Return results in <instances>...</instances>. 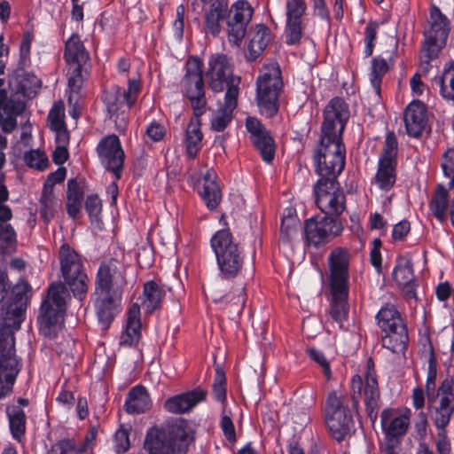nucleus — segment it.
Here are the masks:
<instances>
[{"label":"nucleus","instance_id":"nucleus-42","mask_svg":"<svg viewBox=\"0 0 454 454\" xmlns=\"http://www.w3.org/2000/svg\"><path fill=\"white\" fill-rule=\"evenodd\" d=\"M378 325L384 332L397 329V326H405L399 312L392 304H386L377 315Z\"/></svg>","mask_w":454,"mask_h":454},{"label":"nucleus","instance_id":"nucleus-28","mask_svg":"<svg viewBox=\"0 0 454 454\" xmlns=\"http://www.w3.org/2000/svg\"><path fill=\"white\" fill-rule=\"evenodd\" d=\"M20 367V360L18 356H0V398L12 392Z\"/></svg>","mask_w":454,"mask_h":454},{"label":"nucleus","instance_id":"nucleus-27","mask_svg":"<svg viewBox=\"0 0 454 454\" xmlns=\"http://www.w3.org/2000/svg\"><path fill=\"white\" fill-rule=\"evenodd\" d=\"M207 391L195 389L184 394L176 395L166 400L164 408L171 413L181 414L189 411L197 403L207 397Z\"/></svg>","mask_w":454,"mask_h":454},{"label":"nucleus","instance_id":"nucleus-41","mask_svg":"<svg viewBox=\"0 0 454 454\" xmlns=\"http://www.w3.org/2000/svg\"><path fill=\"white\" fill-rule=\"evenodd\" d=\"M164 291L154 281H148L144 286V300L142 306L147 313H152L160 308Z\"/></svg>","mask_w":454,"mask_h":454},{"label":"nucleus","instance_id":"nucleus-46","mask_svg":"<svg viewBox=\"0 0 454 454\" xmlns=\"http://www.w3.org/2000/svg\"><path fill=\"white\" fill-rule=\"evenodd\" d=\"M67 213L71 217L75 218L80 212L82 200V192L75 179H70L67 182Z\"/></svg>","mask_w":454,"mask_h":454},{"label":"nucleus","instance_id":"nucleus-38","mask_svg":"<svg viewBox=\"0 0 454 454\" xmlns=\"http://www.w3.org/2000/svg\"><path fill=\"white\" fill-rule=\"evenodd\" d=\"M199 117L196 116L195 119L191 120L185 131V148L188 156L191 158H194L201 147L203 135Z\"/></svg>","mask_w":454,"mask_h":454},{"label":"nucleus","instance_id":"nucleus-25","mask_svg":"<svg viewBox=\"0 0 454 454\" xmlns=\"http://www.w3.org/2000/svg\"><path fill=\"white\" fill-rule=\"evenodd\" d=\"M403 121L409 136L419 137L427 125V109L419 100H413L405 109Z\"/></svg>","mask_w":454,"mask_h":454},{"label":"nucleus","instance_id":"nucleus-60","mask_svg":"<svg viewBox=\"0 0 454 454\" xmlns=\"http://www.w3.org/2000/svg\"><path fill=\"white\" fill-rule=\"evenodd\" d=\"M115 450L123 453L129 448V428L121 426L114 434Z\"/></svg>","mask_w":454,"mask_h":454},{"label":"nucleus","instance_id":"nucleus-47","mask_svg":"<svg viewBox=\"0 0 454 454\" xmlns=\"http://www.w3.org/2000/svg\"><path fill=\"white\" fill-rule=\"evenodd\" d=\"M10 428L14 438L20 439L26 428V416L20 406L12 405L7 408Z\"/></svg>","mask_w":454,"mask_h":454},{"label":"nucleus","instance_id":"nucleus-48","mask_svg":"<svg viewBox=\"0 0 454 454\" xmlns=\"http://www.w3.org/2000/svg\"><path fill=\"white\" fill-rule=\"evenodd\" d=\"M436 82L440 85L441 95L454 101V62L444 67L442 75L436 78Z\"/></svg>","mask_w":454,"mask_h":454},{"label":"nucleus","instance_id":"nucleus-20","mask_svg":"<svg viewBox=\"0 0 454 454\" xmlns=\"http://www.w3.org/2000/svg\"><path fill=\"white\" fill-rule=\"evenodd\" d=\"M246 127L262 160L268 163L271 162L275 155V144L269 131L254 117L247 118Z\"/></svg>","mask_w":454,"mask_h":454},{"label":"nucleus","instance_id":"nucleus-11","mask_svg":"<svg viewBox=\"0 0 454 454\" xmlns=\"http://www.w3.org/2000/svg\"><path fill=\"white\" fill-rule=\"evenodd\" d=\"M454 380L447 377L437 388L436 395L427 397L430 419L435 427H447L454 412Z\"/></svg>","mask_w":454,"mask_h":454},{"label":"nucleus","instance_id":"nucleus-40","mask_svg":"<svg viewBox=\"0 0 454 454\" xmlns=\"http://www.w3.org/2000/svg\"><path fill=\"white\" fill-rule=\"evenodd\" d=\"M61 208L59 200L54 193V191L43 189L41 198L39 200V214L41 218L49 223Z\"/></svg>","mask_w":454,"mask_h":454},{"label":"nucleus","instance_id":"nucleus-6","mask_svg":"<svg viewBox=\"0 0 454 454\" xmlns=\"http://www.w3.org/2000/svg\"><path fill=\"white\" fill-rule=\"evenodd\" d=\"M256 87L261 113L272 117L278 111V96L283 87L279 67L274 64L264 66L257 78Z\"/></svg>","mask_w":454,"mask_h":454},{"label":"nucleus","instance_id":"nucleus-2","mask_svg":"<svg viewBox=\"0 0 454 454\" xmlns=\"http://www.w3.org/2000/svg\"><path fill=\"white\" fill-rule=\"evenodd\" d=\"M189 442V433L184 422L176 419L161 427L150 428L144 445L150 454H184Z\"/></svg>","mask_w":454,"mask_h":454},{"label":"nucleus","instance_id":"nucleus-55","mask_svg":"<svg viewBox=\"0 0 454 454\" xmlns=\"http://www.w3.org/2000/svg\"><path fill=\"white\" fill-rule=\"evenodd\" d=\"M213 393L216 400L224 402L226 398V379L223 371L216 368L213 384Z\"/></svg>","mask_w":454,"mask_h":454},{"label":"nucleus","instance_id":"nucleus-53","mask_svg":"<svg viewBox=\"0 0 454 454\" xmlns=\"http://www.w3.org/2000/svg\"><path fill=\"white\" fill-rule=\"evenodd\" d=\"M86 63L80 64H69V77H68V86L71 89L72 92H78L82 85V82L84 79L83 75V66ZM85 74L87 72L85 71Z\"/></svg>","mask_w":454,"mask_h":454},{"label":"nucleus","instance_id":"nucleus-49","mask_svg":"<svg viewBox=\"0 0 454 454\" xmlns=\"http://www.w3.org/2000/svg\"><path fill=\"white\" fill-rule=\"evenodd\" d=\"M16 232L11 223H0V253L12 254L16 249Z\"/></svg>","mask_w":454,"mask_h":454},{"label":"nucleus","instance_id":"nucleus-36","mask_svg":"<svg viewBox=\"0 0 454 454\" xmlns=\"http://www.w3.org/2000/svg\"><path fill=\"white\" fill-rule=\"evenodd\" d=\"M126 411L129 413L145 412L151 407V399L144 387H133L126 400Z\"/></svg>","mask_w":454,"mask_h":454},{"label":"nucleus","instance_id":"nucleus-33","mask_svg":"<svg viewBox=\"0 0 454 454\" xmlns=\"http://www.w3.org/2000/svg\"><path fill=\"white\" fill-rule=\"evenodd\" d=\"M270 41V30L264 25H257L249 32L248 53L247 58L253 61L265 50Z\"/></svg>","mask_w":454,"mask_h":454},{"label":"nucleus","instance_id":"nucleus-13","mask_svg":"<svg viewBox=\"0 0 454 454\" xmlns=\"http://www.w3.org/2000/svg\"><path fill=\"white\" fill-rule=\"evenodd\" d=\"M316 204L325 216H339L346 208L343 192L336 180L320 178L315 185Z\"/></svg>","mask_w":454,"mask_h":454},{"label":"nucleus","instance_id":"nucleus-37","mask_svg":"<svg viewBox=\"0 0 454 454\" xmlns=\"http://www.w3.org/2000/svg\"><path fill=\"white\" fill-rule=\"evenodd\" d=\"M65 59L68 64L87 63L89 53L78 35H72L66 42Z\"/></svg>","mask_w":454,"mask_h":454},{"label":"nucleus","instance_id":"nucleus-30","mask_svg":"<svg viewBox=\"0 0 454 454\" xmlns=\"http://www.w3.org/2000/svg\"><path fill=\"white\" fill-rule=\"evenodd\" d=\"M322 153L345 157L346 148L342 143V133L321 131L320 143L315 152L314 159H320Z\"/></svg>","mask_w":454,"mask_h":454},{"label":"nucleus","instance_id":"nucleus-64","mask_svg":"<svg viewBox=\"0 0 454 454\" xmlns=\"http://www.w3.org/2000/svg\"><path fill=\"white\" fill-rule=\"evenodd\" d=\"M224 18L215 15L214 13H210L208 12L205 14V28L207 32L212 35H217L221 30L220 21Z\"/></svg>","mask_w":454,"mask_h":454},{"label":"nucleus","instance_id":"nucleus-35","mask_svg":"<svg viewBox=\"0 0 454 454\" xmlns=\"http://www.w3.org/2000/svg\"><path fill=\"white\" fill-rule=\"evenodd\" d=\"M215 173L207 170L203 176V190L200 195L205 201L207 207L210 209H215L221 200V191L215 183Z\"/></svg>","mask_w":454,"mask_h":454},{"label":"nucleus","instance_id":"nucleus-61","mask_svg":"<svg viewBox=\"0 0 454 454\" xmlns=\"http://www.w3.org/2000/svg\"><path fill=\"white\" fill-rule=\"evenodd\" d=\"M378 28L379 24L375 21H370L365 27L364 41L366 43L365 53L367 56H371L372 54Z\"/></svg>","mask_w":454,"mask_h":454},{"label":"nucleus","instance_id":"nucleus-14","mask_svg":"<svg viewBox=\"0 0 454 454\" xmlns=\"http://www.w3.org/2000/svg\"><path fill=\"white\" fill-rule=\"evenodd\" d=\"M343 231L342 223L334 217H312L304 223V237L309 246L318 247L330 242L340 235Z\"/></svg>","mask_w":454,"mask_h":454},{"label":"nucleus","instance_id":"nucleus-31","mask_svg":"<svg viewBox=\"0 0 454 454\" xmlns=\"http://www.w3.org/2000/svg\"><path fill=\"white\" fill-rule=\"evenodd\" d=\"M316 171L324 179H333L341 173L345 166V157L322 153L320 159H314Z\"/></svg>","mask_w":454,"mask_h":454},{"label":"nucleus","instance_id":"nucleus-16","mask_svg":"<svg viewBox=\"0 0 454 454\" xmlns=\"http://www.w3.org/2000/svg\"><path fill=\"white\" fill-rule=\"evenodd\" d=\"M352 389L354 406L357 405L358 397L362 395L364 396V402L369 412L373 411V410L378 406L380 391L376 374L373 370V363L371 358L367 362V372L365 373L364 385L359 376L354 377L352 380Z\"/></svg>","mask_w":454,"mask_h":454},{"label":"nucleus","instance_id":"nucleus-43","mask_svg":"<svg viewBox=\"0 0 454 454\" xmlns=\"http://www.w3.org/2000/svg\"><path fill=\"white\" fill-rule=\"evenodd\" d=\"M448 190L442 184H438L429 207L433 215L442 223H445L447 220L446 210L448 207Z\"/></svg>","mask_w":454,"mask_h":454},{"label":"nucleus","instance_id":"nucleus-29","mask_svg":"<svg viewBox=\"0 0 454 454\" xmlns=\"http://www.w3.org/2000/svg\"><path fill=\"white\" fill-rule=\"evenodd\" d=\"M332 301L329 314L333 320L343 329L348 320L349 306L348 303V287H330Z\"/></svg>","mask_w":454,"mask_h":454},{"label":"nucleus","instance_id":"nucleus-24","mask_svg":"<svg viewBox=\"0 0 454 454\" xmlns=\"http://www.w3.org/2000/svg\"><path fill=\"white\" fill-rule=\"evenodd\" d=\"M393 278L407 299H416L417 282L414 278L412 263L404 256L398 257L393 270Z\"/></svg>","mask_w":454,"mask_h":454},{"label":"nucleus","instance_id":"nucleus-4","mask_svg":"<svg viewBox=\"0 0 454 454\" xmlns=\"http://www.w3.org/2000/svg\"><path fill=\"white\" fill-rule=\"evenodd\" d=\"M68 298V290L63 284H52L49 287L47 297L42 304L38 317L40 331L45 337H55L61 328Z\"/></svg>","mask_w":454,"mask_h":454},{"label":"nucleus","instance_id":"nucleus-57","mask_svg":"<svg viewBox=\"0 0 454 454\" xmlns=\"http://www.w3.org/2000/svg\"><path fill=\"white\" fill-rule=\"evenodd\" d=\"M442 168L444 176L450 179L449 188L454 189V149H449L444 153Z\"/></svg>","mask_w":454,"mask_h":454},{"label":"nucleus","instance_id":"nucleus-21","mask_svg":"<svg viewBox=\"0 0 454 454\" xmlns=\"http://www.w3.org/2000/svg\"><path fill=\"white\" fill-rule=\"evenodd\" d=\"M139 82L137 80H129L127 90L114 87L112 90L106 91L104 101L111 116L116 114L124 103L127 104L129 108L131 107L137 100Z\"/></svg>","mask_w":454,"mask_h":454},{"label":"nucleus","instance_id":"nucleus-22","mask_svg":"<svg viewBox=\"0 0 454 454\" xmlns=\"http://www.w3.org/2000/svg\"><path fill=\"white\" fill-rule=\"evenodd\" d=\"M306 11L304 0H288L286 3V37L288 44L300 43L302 35V16Z\"/></svg>","mask_w":454,"mask_h":454},{"label":"nucleus","instance_id":"nucleus-18","mask_svg":"<svg viewBox=\"0 0 454 454\" xmlns=\"http://www.w3.org/2000/svg\"><path fill=\"white\" fill-rule=\"evenodd\" d=\"M350 254L347 248L335 247L328 255L330 287H348Z\"/></svg>","mask_w":454,"mask_h":454},{"label":"nucleus","instance_id":"nucleus-9","mask_svg":"<svg viewBox=\"0 0 454 454\" xmlns=\"http://www.w3.org/2000/svg\"><path fill=\"white\" fill-rule=\"evenodd\" d=\"M345 398L337 392L329 394L325 405V422L332 436L340 442L350 434L354 426Z\"/></svg>","mask_w":454,"mask_h":454},{"label":"nucleus","instance_id":"nucleus-59","mask_svg":"<svg viewBox=\"0 0 454 454\" xmlns=\"http://www.w3.org/2000/svg\"><path fill=\"white\" fill-rule=\"evenodd\" d=\"M397 152V142L395 136L393 132H390L387 135L386 142H385V149L380 156V160L395 162Z\"/></svg>","mask_w":454,"mask_h":454},{"label":"nucleus","instance_id":"nucleus-45","mask_svg":"<svg viewBox=\"0 0 454 454\" xmlns=\"http://www.w3.org/2000/svg\"><path fill=\"white\" fill-rule=\"evenodd\" d=\"M301 222L297 215H288L284 216L280 228V240L284 243H291L298 239L300 236Z\"/></svg>","mask_w":454,"mask_h":454},{"label":"nucleus","instance_id":"nucleus-58","mask_svg":"<svg viewBox=\"0 0 454 454\" xmlns=\"http://www.w3.org/2000/svg\"><path fill=\"white\" fill-rule=\"evenodd\" d=\"M24 160L30 168H35L43 170L46 168L48 165V159L44 153L40 151H30L24 156Z\"/></svg>","mask_w":454,"mask_h":454},{"label":"nucleus","instance_id":"nucleus-32","mask_svg":"<svg viewBox=\"0 0 454 454\" xmlns=\"http://www.w3.org/2000/svg\"><path fill=\"white\" fill-rule=\"evenodd\" d=\"M238 96L235 90L226 92L224 104L222 108L213 116L211 120V128L215 131H223L232 119V112L237 106Z\"/></svg>","mask_w":454,"mask_h":454},{"label":"nucleus","instance_id":"nucleus-34","mask_svg":"<svg viewBox=\"0 0 454 454\" xmlns=\"http://www.w3.org/2000/svg\"><path fill=\"white\" fill-rule=\"evenodd\" d=\"M140 307L138 304H133L127 314V324L125 332L121 336V343L133 345L140 338Z\"/></svg>","mask_w":454,"mask_h":454},{"label":"nucleus","instance_id":"nucleus-51","mask_svg":"<svg viewBox=\"0 0 454 454\" xmlns=\"http://www.w3.org/2000/svg\"><path fill=\"white\" fill-rule=\"evenodd\" d=\"M387 70L388 66L384 59L374 58L372 59L370 80L377 95H379L380 91L381 79Z\"/></svg>","mask_w":454,"mask_h":454},{"label":"nucleus","instance_id":"nucleus-62","mask_svg":"<svg viewBox=\"0 0 454 454\" xmlns=\"http://www.w3.org/2000/svg\"><path fill=\"white\" fill-rule=\"evenodd\" d=\"M308 353L309 356L323 368L324 374L326 379L329 380L331 378V369L325 355L314 348H309Z\"/></svg>","mask_w":454,"mask_h":454},{"label":"nucleus","instance_id":"nucleus-10","mask_svg":"<svg viewBox=\"0 0 454 454\" xmlns=\"http://www.w3.org/2000/svg\"><path fill=\"white\" fill-rule=\"evenodd\" d=\"M182 90L189 98L195 116L203 114L207 101L203 81V63L192 57L186 62V73L181 82Z\"/></svg>","mask_w":454,"mask_h":454},{"label":"nucleus","instance_id":"nucleus-26","mask_svg":"<svg viewBox=\"0 0 454 454\" xmlns=\"http://www.w3.org/2000/svg\"><path fill=\"white\" fill-rule=\"evenodd\" d=\"M210 294L215 303L233 312L241 311L246 302L245 287L242 286L231 288L229 292L221 287H215L210 291Z\"/></svg>","mask_w":454,"mask_h":454},{"label":"nucleus","instance_id":"nucleus-15","mask_svg":"<svg viewBox=\"0 0 454 454\" xmlns=\"http://www.w3.org/2000/svg\"><path fill=\"white\" fill-rule=\"evenodd\" d=\"M209 87L215 92H226L235 90L236 96H239V77L232 74V65L225 55L213 56L209 60V68L207 72Z\"/></svg>","mask_w":454,"mask_h":454},{"label":"nucleus","instance_id":"nucleus-7","mask_svg":"<svg viewBox=\"0 0 454 454\" xmlns=\"http://www.w3.org/2000/svg\"><path fill=\"white\" fill-rule=\"evenodd\" d=\"M59 262L65 285L75 298L82 301L88 292L89 278L80 254L67 244H63L59 249Z\"/></svg>","mask_w":454,"mask_h":454},{"label":"nucleus","instance_id":"nucleus-39","mask_svg":"<svg viewBox=\"0 0 454 454\" xmlns=\"http://www.w3.org/2000/svg\"><path fill=\"white\" fill-rule=\"evenodd\" d=\"M382 338V346L393 353H403L408 343V331L406 326H397V329L385 332Z\"/></svg>","mask_w":454,"mask_h":454},{"label":"nucleus","instance_id":"nucleus-54","mask_svg":"<svg viewBox=\"0 0 454 454\" xmlns=\"http://www.w3.org/2000/svg\"><path fill=\"white\" fill-rule=\"evenodd\" d=\"M231 416H232L231 411L224 404L223 406L222 419H221L220 426H221L222 430L223 431L225 437L229 441H235L236 434H235V428H234V425L232 423Z\"/></svg>","mask_w":454,"mask_h":454},{"label":"nucleus","instance_id":"nucleus-3","mask_svg":"<svg viewBox=\"0 0 454 454\" xmlns=\"http://www.w3.org/2000/svg\"><path fill=\"white\" fill-rule=\"evenodd\" d=\"M27 287V283L17 285L14 288L16 301L0 309V356H17L14 333L20 329L24 318Z\"/></svg>","mask_w":454,"mask_h":454},{"label":"nucleus","instance_id":"nucleus-1","mask_svg":"<svg viewBox=\"0 0 454 454\" xmlns=\"http://www.w3.org/2000/svg\"><path fill=\"white\" fill-rule=\"evenodd\" d=\"M123 275L119 262L111 260L100 265L94 293L97 314L103 329H106L117 313Z\"/></svg>","mask_w":454,"mask_h":454},{"label":"nucleus","instance_id":"nucleus-19","mask_svg":"<svg viewBox=\"0 0 454 454\" xmlns=\"http://www.w3.org/2000/svg\"><path fill=\"white\" fill-rule=\"evenodd\" d=\"M98 151L104 166L119 179L124 162V152L118 137L112 135L106 137L98 145Z\"/></svg>","mask_w":454,"mask_h":454},{"label":"nucleus","instance_id":"nucleus-8","mask_svg":"<svg viewBox=\"0 0 454 454\" xmlns=\"http://www.w3.org/2000/svg\"><path fill=\"white\" fill-rule=\"evenodd\" d=\"M380 424L384 434L380 442L381 454H400L401 439L410 426L409 416L398 410L384 409L380 414Z\"/></svg>","mask_w":454,"mask_h":454},{"label":"nucleus","instance_id":"nucleus-5","mask_svg":"<svg viewBox=\"0 0 454 454\" xmlns=\"http://www.w3.org/2000/svg\"><path fill=\"white\" fill-rule=\"evenodd\" d=\"M221 274L225 278H234L243 265L242 251L228 229L218 231L211 239Z\"/></svg>","mask_w":454,"mask_h":454},{"label":"nucleus","instance_id":"nucleus-56","mask_svg":"<svg viewBox=\"0 0 454 454\" xmlns=\"http://www.w3.org/2000/svg\"><path fill=\"white\" fill-rule=\"evenodd\" d=\"M436 434L434 436L435 446L438 454H450L451 445L448 436L446 427H435Z\"/></svg>","mask_w":454,"mask_h":454},{"label":"nucleus","instance_id":"nucleus-17","mask_svg":"<svg viewBox=\"0 0 454 454\" xmlns=\"http://www.w3.org/2000/svg\"><path fill=\"white\" fill-rule=\"evenodd\" d=\"M253 9L245 0L231 5L227 15V28L230 41L239 45L246 35L247 26L252 20Z\"/></svg>","mask_w":454,"mask_h":454},{"label":"nucleus","instance_id":"nucleus-63","mask_svg":"<svg viewBox=\"0 0 454 454\" xmlns=\"http://www.w3.org/2000/svg\"><path fill=\"white\" fill-rule=\"evenodd\" d=\"M83 449L76 450L69 440L62 441L51 449V454H82Z\"/></svg>","mask_w":454,"mask_h":454},{"label":"nucleus","instance_id":"nucleus-44","mask_svg":"<svg viewBox=\"0 0 454 454\" xmlns=\"http://www.w3.org/2000/svg\"><path fill=\"white\" fill-rule=\"evenodd\" d=\"M395 162L379 160L375 184L382 190L388 191L395 183Z\"/></svg>","mask_w":454,"mask_h":454},{"label":"nucleus","instance_id":"nucleus-12","mask_svg":"<svg viewBox=\"0 0 454 454\" xmlns=\"http://www.w3.org/2000/svg\"><path fill=\"white\" fill-rule=\"evenodd\" d=\"M429 23L430 28L425 33L426 39L420 56L421 61L427 65L437 57L439 51L446 43L450 31L447 18L435 6L431 8Z\"/></svg>","mask_w":454,"mask_h":454},{"label":"nucleus","instance_id":"nucleus-23","mask_svg":"<svg viewBox=\"0 0 454 454\" xmlns=\"http://www.w3.org/2000/svg\"><path fill=\"white\" fill-rule=\"evenodd\" d=\"M348 117L347 104L340 98H333L325 109L321 131L342 133Z\"/></svg>","mask_w":454,"mask_h":454},{"label":"nucleus","instance_id":"nucleus-52","mask_svg":"<svg viewBox=\"0 0 454 454\" xmlns=\"http://www.w3.org/2000/svg\"><path fill=\"white\" fill-rule=\"evenodd\" d=\"M64 118V104L61 101L56 102L48 114V124L51 129H59L66 127Z\"/></svg>","mask_w":454,"mask_h":454},{"label":"nucleus","instance_id":"nucleus-50","mask_svg":"<svg viewBox=\"0 0 454 454\" xmlns=\"http://www.w3.org/2000/svg\"><path fill=\"white\" fill-rule=\"evenodd\" d=\"M427 362H428V372L426 382L427 396L430 395H436L435 390V380L437 375V361L434 352V348L431 344L428 345L427 349Z\"/></svg>","mask_w":454,"mask_h":454}]
</instances>
